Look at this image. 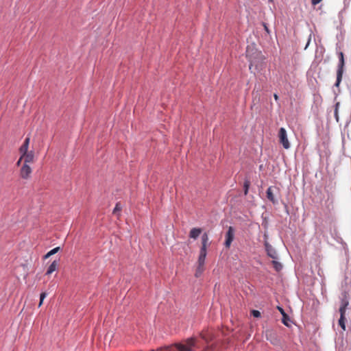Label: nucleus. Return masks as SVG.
Wrapping results in <instances>:
<instances>
[{"instance_id": "nucleus-14", "label": "nucleus", "mask_w": 351, "mask_h": 351, "mask_svg": "<svg viewBox=\"0 0 351 351\" xmlns=\"http://www.w3.org/2000/svg\"><path fill=\"white\" fill-rule=\"evenodd\" d=\"M58 266V263L56 261H54L52 262V263L49 265L48 267L46 275H50L54 271L56 270Z\"/></svg>"}, {"instance_id": "nucleus-30", "label": "nucleus", "mask_w": 351, "mask_h": 351, "mask_svg": "<svg viewBox=\"0 0 351 351\" xmlns=\"http://www.w3.org/2000/svg\"><path fill=\"white\" fill-rule=\"evenodd\" d=\"M278 309L280 311V312L281 313V314L283 315L284 314H285V312L284 311V309L281 307H278Z\"/></svg>"}, {"instance_id": "nucleus-29", "label": "nucleus", "mask_w": 351, "mask_h": 351, "mask_svg": "<svg viewBox=\"0 0 351 351\" xmlns=\"http://www.w3.org/2000/svg\"><path fill=\"white\" fill-rule=\"evenodd\" d=\"M22 160H23V159H21V157H20V158L19 159V160H18V161H17V162H16V165H17V166H20V165H21V163Z\"/></svg>"}, {"instance_id": "nucleus-22", "label": "nucleus", "mask_w": 351, "mask_h": 351, "mask_svg": "<svg viewBox=\"0 0 351 351\" xmlns=\"http://www.w3.org/2000/svg\"><path fill=\"white\" fill-rule=\"evenodd\" d=\"M339 107V103L337 102L335 104V117L337 121H339V114H338V110Z\"/></svg>"}, {"instance_id": "nucleus-9", "label": "nucleus", "mask_w": 351, "mask_h": 351, "mask_svg": "<svg viewBox=\"0 0 351 351\" xmlns=\"http://www.w3.org/2000/svg\"><path fill=\"white\" fill-rule=\"evenodd\" d=\"M274 190H278L276 186H269L267 190V198L273 204H276L277 202L276 199L274 197Z\"/></svg>"}, {"instance_id": "nucleus-25", "label": "nucleus", "mask_w": 351, "mask_h": 351, "mask_svg": "<svg viewBox=\"0 0 351 351\" xmlns=\"http://www.w3.org/2000/svg\"><path fill=\"white\" fill-rule=\"evenodd\" d=\"M46 295H47V294L45 292H43V293H42L40 294V302H39V305H38L39 306H40L42 305L44 299L45 298Z\"/></svg>"}, {"instance_id": "nucleus-16", "label": "nucleus", "mask_w": 351, "mask_h": 351, "mask_svg": "<svg viewBox=\"0 0 351 351\" xmlns=\"http://www.w3.org/2000/svg\"><path fill=\"white\" fill-rule=\"evenodd\" d=\"M204 271V265L197 264L195 276L197 278L199 277Z\"/></svg>"}, {"instance_id": "nucleus-19", "label": "nucleus", "mask_w": 351, "mask_h": 351, "mask_svg": "<svg viewBox=\"0 0 351 351\" xmlns=\"http://www.w3.org/2000/svg\"><path fill=\"white\" fill-rule=\"evenodd\" d=\"M121 208H122V207H121V203L117 202L116 204V206H115L114 210H113V214L119 215V212L121 210Z\"/></svg>"}, {"instance_id": "nucleus-27", "label": "nucleus", "mask_w": 351, "mask_h": 351, "mask_svg": "<svg viewBox=\"0 0 351 351\" xmlns=\"http://www.w3.org/2000/svg\"><path fill=\"white\" fill-rule=\"evenodd\" d=\"M322 0H311V3L313 5H316L319 3Z\"/></svg>"}, {"instance_id": "nucleus-11", "label": "nucleus", "mask_w": 351, "mask_h": 351, "mask_svg": "<svg viewBox=\"0 0 351 351\" xmlns=\"http://www.w3.org/2000/svg\"><path fill=\"white\" fill-rule=\"evenodd\" d=\"M202 233V229L199 228H193L191 230L189 237L193 239H196Z\"/></svg>"}, {"instance_id": "nucleus-12", "label": "nucleus", "mask_w": 351, "mask_h": 351, "mask_svg": "<svg viewBox=\"0 0 351 351\" xmlns=\"http://www.w3.org/2000/svg\"><path fill=\"white\" fill-rule=\"evenodd\" d=\"M207 254V250H200L197 260V264L204 265Z\"/></svg>"}, {"instance_id": "nucleus-10", "label": "nucleus", "mask_w": 351, "mask_h": 351, "mask_svg": "<svg viewBox=\"0 0 351 351\" xmlns=\"http://www.w3.org/2000/svg\"><path fill=\"white\" fill-rule=\"evenodd\" d=\"M29 142H30L29 137V136L26 137L23 145L21 146V147L19 149V152H20L21 154L29 152L28 149H29Z\"/></svg>"}, {"instance_id": "nucleus-24", "label": "nucleus", "mask_w": 351, "mask_h": 351, "mask_svg": "<svg viewBox=\"0 0 351 351\" xmlns=\"http://www.w3.org/2000/svg\"><path fill=\"white\" fill-rule=\"evenodd\" d=\"M251 314L254 317H261V313L258 310H252L251 311Z\"/></svg>"}, {"instance_id": "nucleus-31", "label": "nucleus", "mask_w": 351, "mask_h": 351, "mask_svg": "<svg viewBox=\"0 0 351 351\" xmlns=\"http://www.w3.org/2000/svg\"><path fill=\"white\" fill-rule=\"evenodd\" d=\"M274 97L276 101H278L279 99L278 95L276 93L274 95Z\"/></svg>"}, {"instance_id": "nucleus-23", "label": "nucleus", "mask_w": 351, "mask_h": 351, "mask_svg": "<svg viewBox=\"0 0 351 351\" xmlns=\"http://www.w3.org/2000/svg\"><path fill=\"white\" fill-rule=\"evenodd\" d=\"M250 182L248 180H245L244 182V194L247 195L248 193Z\"/></svg>"}, {"instance_id": "nucleus-4", "label": "nucleus", "mask_w": 351, "mask_h": 351, "mask_svg": "<svg viewBox=\"0 0 351 351\" xmlns=\"http://www.w3.org/2000/svg\"><path fill=\"white\" fill-rule=\"evenodd\" d=\"M32 170L27 164H23L20 169V176L22 179H29Z\"/></svg>"}, {"instance_id": "nucleus-18", "label": "nucleus", "mask_w": 351, "mask_h": 351, "mask_svg": "<svg viewBox=\"0 0 351 351\" xmlns=\"http://www.w3.org/2000/svg\"><path fill=\"white\" fill-rule=\"evenodd\" d=\"M272 264L274 265V269L277 271H280L282 268V264L278 262L277 261H276V259H274V261H272Z\"/></svg>"}, {"instance_id": "nucleus-20", "label": "nucleus", "mask_w": 351, "mask_h": 351, "mask_svg": "<svg viewBox=\"0 0 351 351\" xmlns=\"http://www.w3.org/2000/svg\"><path fill=\"white\" fill-rule=\"evenodd\" d=\"M345 320H346L345 317L340 316V318L339 319V325L341 326V328L343 330H346Z\"/></svg>"}, {"instance_id": "nucleus-5", "label": "nucleus", "mask_w": 351, "mask_h": 351, "mask_svg": "<svg viewBox=\"0 0 351 351\" xmlns=\"http://www.w3.org/2000/svg\"><path fill=\"white\" fill-rule=\"evenodd\" d=\"M234 238V230L233 227L229 226L228 231L226 234V241H225V246L227 248H229L231 245V243Z\"/></svg>"}, {"instance_id": "nucleus-15", "label": "nucleus", "mask_w": 351, "mask_h": 351, "mask_svg": "<svg viewBox=\"0 0 351 351\" xmlns=\"http://www.w3.org/2000/svg\"><path fill=\"white\" fill-rule=\"evenodd\" d=\"M348 305V301H343L339 308L340 316L345 317L346 308Z\"/></svg>"}, {"instance_id": "nucleus-28", "label": "nucleus", "mask_w": 351, "mask_h": 351, "mask_svg": "<svg viewBox=\"0 0 351 351\" xmlns=\"http://www.w3.org/2000/svg\"><path fill=\"white\" fill-rule=\"evenodd\" d=\"M263 26H264L265 30L269 34V30L268 27L267 26V25L265 23H263Z\"/></svg>"}, {"instance_id": "nucleus-17", "label": "nucleus", "mask_w": 351, "mask_h": 351, "mask_svg": "<svg viewBox=\"0 0 351 351\" xmlns=\"http://www.w3.org/2000/svg\"><path fill=\"white\" fill-rule=\"evenodd\" d=\"M60 247H56L53 249H52L51 250H50L49 252H48L44 256L45 258H48L49 257H50L51 256L56 254L59 250H60Z\"/></svg>"}, {"instance_id": "nucleus-2", "label": "nucleus", "mask_w": 351, "mask_h": 351, "mask_svg": "<svg viewBox=\"0 0 351 351\" xmlns=\"http://www.w3.org/2000/svg\"><path fill=\"white\" fill-rule=\"evenodd\" d=\"M339 62L338 64V69L337 71V81L335 83V86L338 87L342 80L343 73V67L345 65L344 57L343 52H339Z\"/></svg>"}, {"instance_id": "nucleus-26", "label": "nucleus", "mask_w": 351, "mask_h": 351, "mask_svg": "<svg viewBox=\"0 0 351 351\" xmlns=\"http://www.w3.org/2000/svg\"><path fill=\"white\" fill-rule=\"evenodd\" d=\"M200 337L205 340L206 342L208 343V341L210 340L203 332H200L199 334Z\"/></svg>"}, {"instance_id": "nucleus-13", "label": "nucleus", "mask_w": 351, "mask_h": 351, "mask_svg": "<svg viewBox=\"0 0 351 351\" xmlns=\"http://www.w3.org/2000/svg\"><path fill=\"white\" fill-rule=\"evenodd\" d=\"M208 242V236L207 233H204L202 237V247L200 250H207Z\"/></svg>"}, {"instance_id": "nucleus-7", "label": "nucleus", "mask_w": 351, "mask_h": 351, "mask_svg": "<svg viewBox=\"0 0 351 351\" xmlns=\"http://www.w3.org/2000/svg\"><path fill=\"white\" fill-rule=\"evenodd\" d=\"M21 159H23V164L33 163L34 162V152L29 151L25 154H21Z\"/></svg>"}, {"instance_id": "nucleus-3", "label": "nucleus", "mask_w": 351, "mask_h": 351, "mask_svg": "<svg viewBox=\"0 0 351 351\" xmlns=\"http://www.w3.org/2000/svg\"><path fill=\"white\" fill-rule=\"evenodd\" d=\"M279 142L282 147L288 149L290 148V143L287 138V133L284 128H280L278 132Z\"/></svg>"}, {"instance_id": "nucleus-6", "label": "nucleus", "mask_w": 351, "mask_h": 351, "mask_svg": "<svg viewBox=\"0 0 351 351\" xmlns=\"http://www.w3.org/2000/svg\"><path fill=\"white\" fill-rule=\"evenodd\" d=\"M265 332L267 340L269 341L274 345L278 343L279 341L277 338V335L273 330L267 329Z\"/></svg>"}, {"instance_id": "nucleus-1", "label": "nucleus", "mask_w": 351, "mask_h": 351, "mask_svg": "<svg viewBox=\"0 0 351 351\" xmlns=\"http://www.w3.org/2000/svg\"><path fill=\"white\" fill-rule=\"evenodd\" d=\"M197 338L191 337L184 339L180 343H176L171 346L158 348L152 351H193L197 343Z\"/></svg>"}, {"instance_id": "nucleus-21", "label": "nucleus", "mask_w": 351, "mask_h": 351, "mask_svg": "<svg viewBox=\"0 0 351 351\" xmlns=\"http://www.w3.org/2000/svg\"><path fill=\"white\" fill-rule=\"evenodd\" d=\"M290 321L289 317L285 313L282 315V323L287 326H289V322Z\"/></svg>"}, {"instance_id": "nucleus-8", "label": "nucleus", "mask_w": 351, "mask_h": 351, "mask_svg": "<svg viewBox=\"0 0 351 351\" xmlns=\"http://www.w3.org/2000/svg\"><path fill=\"white\" fill-rule=\"evenodd\" d=\"M265 247L267 255L273 259H277L278 256L275 249L267 242H265Z\"/></svg>"}]
</instances>
